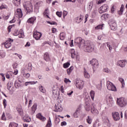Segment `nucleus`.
Here are the masks:
<instances>
[{
    "mask_svg": "<svg viewBox=\"0 0 127 127\" xmlns=\"http://www.w3.org/2000/svg\"><path fill=\"white\" fill-rule=\"evenodd\" d=\"M83 47H84V51L85 52H93L94 49H95V45L93 42L88 41L84 43Z\"/></svg>",
    "mask_w": 127,
    "mask_h": 127,
    "instance_id": "1",
    "label": "nucleus"
},
{
    "mask_svg": "<svg viewBox=\"0 0 127 127\" xmlns=\"http://www.w3.org/2000/svg\"><path fill=\"white\" fill-rule=\"evenodd\" d=\"M117 104L119 107L124 108V107H126V106H127V99L125 97L117 98Z\"/></svg>",
    "mask_w": 127,
    "mask_h": 127,
    "instance_id": "2",
    "label": "nucleus"
},
{
    "mask_svg": "<svg viewBox=\"0 0 127 127\" xmlns=\"http://www.w3.org/2000/svg\"><path fill=\"white\" fill-rule=\"evenodd\" d=\"M23 7L27 11V13L33 11V6L30 1H26L23 3Z\"/></svg>",
    "mask_w": 127,
    "mask_h": 127,
    "instance_id": "3",
    "label": "nucleus"
},
{
    "mask_svg": "<svg viewBox=\"0 0 127 127\" xmlns=\"http://www.w3.org/2000/svg\"><path fill=\"white\" fill-rule=\"evenodd\" d=\"M89 64H91L92 66L93 72H95L99 67V62L97 59H93L92 60L90 61Z\"/></svg>",
    "mask_w": 127,
    "mask_h": 127,
    "instance_id": "4",
    "label": "nucleus"
},
{
    "mask_svg": "<svg viewBox=\"0 0 127 127\" xmlns=\"http://www.w3.org/2000/svg\"><path fill=\"white\" fill-rule=\"evenodd\" d=\"M74 84L76 88L79 89V90H82L83 87H84V81L80 79V78H76L75 80Z\"/></svg>",
    "mask_w": 127,
    "mask_h": 127,
    "instance_id": "5",
    "label": "nucleus"
},
{
    "mask_svg": "<svg viewBox=\"0 0 127 127\" xmlns=\"http://www.w3.org/2000/svg\"><path fill=\"white\" fill-rule=\"evenodd\" d=\"M74 44H76L79 48H81V47H83V45H84L85 41L82 39L81 38H77L74 40Z\"/></svg>",
    "mask_w": 127,
    "mask_h": 127,
    "instance_id": "6",
    "label": "nucleus"
},
{
    "mask_svg": "<svg viewBox=\"0 0 127 127\" xmlns=\"http://www.w3.org/2000/svg\"><path fill=\"white\" fill-rule=\"evenodd\" d=\"M107 88L109 91H117V87H116V86L110 81H107Z\"/></svg>",
    "mask_w": 127,
    "mask_h": 127,
    "instance_id": "7",
    "label": "nucleus"
},
{
    "mask_svg": "<svg viewBox=\"0 0 127 127\" xmlns=\"http://www.w3.org/2000/svg\"><path fill=\"white\" fill-rule=\"evenodd\" d=\"M109 24L111 27L112 30H115L117 28V23L114 19H112L109 21Z\"/></svg>",
    "mask_w": 127,
    "mask_h": 127,
    "instance_id": "8",
    "label": "nucleus"
},
{
    "mask_svg": "<svg viewBox=\"0 0 127 127\" xmlns=\"http://www.w3.org/2000/svg\"><path fill=\"white\" fill-rule=\"evenodd\" d=\"M108 8H109V6H108V4H105L103 5H102L101 7H100L99 12V13H103L104 12H106L108 11Z\"/></svg>",
    "mask_w": 127,
    "mask_h": 127,
    "instance_id": "9",
    "label": "nucleus"
},
{
    "mask_svg": "<svg viewBox=\"0 0 127 127\" xmlns=\"http://www.w3.org/2000/svg\"><path fill=\"white\" fill-rule=\"evenodd\" d=\"M13 35L15 36H17V35L19 36V38H23L24 37V33H23V31H18V30H15L14 33H13Z\"/></svg>",
    "mask_w": 127,
    "mask_h": 127,
    "instance_id": "10",
    "label": "nucleus"
},
{
    "mask_svg": "<svg viewBox=\"0 0 127 127\" xmlns=\"http://www.w3.org/2000/svg\"><path fill=\"white\" fill-rule=\"evenodd\" d=\"M41 36H42V34L39 32L36 31L33 33V37L36 40H39Z\"/></svg>",
    "mask_w": 127,
    "mask_h": 127,
    "instance_id": "11",
    "label": "nucleus"
},
{
    "mask_svg": "<svg viewBox=\"0 0 127 127\" xmlns=\"http://www.w3.org/2000/svg\"><path fill=\"white\" fill-rule=\"evenodd\" d=\"M112 117L114 121H120V114L118 112H113L112 113Z\"/></svg>",
    "mask_w": 127,
    "mask_h": 127,
    "instance_id": "12",
    "label": "nucleus"
},
{
    "mask_svg": "<svg viewBox=\"0 0 127 127\" xmlns=\"http://www.w3.org/2000/svg\"><path fill=\"white\" fill-rule=\"evenodd\" d=\"M55 108V112H62L63 111V108L60 103H56Z\"/></svg>",
    "mask_w": 127,
    "mask_h": 127,
    "instance_id": "13",
    "label": "nucleus"
},
{
    "mask_svg": "<svg viewBox=\"0 0 127 127\" xmlns=\"http://www.w3.org/2000/svg\"><path fill=\"white\" fill-rule=\"evenodd\" d=\"M127 64V62L126 60L119 61L117 63V65L122 68L125 67Z\"/></svg>",
    "mask_w": 127,
    "mask_h": 127,
    "instance_id": "14",
    "label": "nucleus"
},
{
    "mask_svg": "<svg viewBox=\"0 0 127 127\" xmlns=\"http://www.w3.org/2000/svg\"><path fill=\"white\" fill-rule=\"evenodd\" d=\"M15 15H17V17L18 16L20 18L22 17V11H21V9H17L16 11L15 12Z\"/></svg>",
    "mask_w": 127,
    "mask_h": 127,
    "instance_id": "15",
    "label": "nucleus"
},
{
    "mask_svg": "<svg viewBox=\"0 0 127 127\" xmlns=\"http://www.w3.org/2000/svg\"><path fill=\"white\" fill-rule=\"evenodd\" d=\"M16 111L18 112L20 116H23V110L21 106H19L16 108Z\"/></svg>",
    "mask_w": 127,
    "mask_h": 127,
    "instance_id": "16",
    "label": "nucleus"
},
{
    "mask_svg": "<svg viewBox=\"0 0 127 127\" xmlns=\"http://www.w3.org/2000/svg\"><path fill=\"white\" fill-rule=\"evenodd\" d=\"M36 117L37 119H39L42 122H45V121H46V118L42 116L41 115V113H38L37 114Z\"/></svg>",
    "mask_w": 127,
    "mask_h": 127,
    "instance_id": "17",
    "label": "nucleus"
},
{
    "mask_svg": "<svg viewBox=\"0 0 127 127\" xmlns=\"http://www.w3.org/2000/svg\"><path fill=\"white\" fill-rule=\"evenodd\" d=\"M91 112L93 115H94V116H97V115H99V111L94 107L91 108Z\"/></svg>",
    "mask_w": 127,
    "mask_h": 127,
    "instance_id": "18",
    "label": "nucleus"
},
{
    "mask_svg": "<svg viewBox=\"0 0 127 127\" xmlns=\"http://www.w3.org/2000/svg\"><path fill=\"white\" fill-rule=\"evenodd\" d=\"M44 59L47 62H49L50 60V57H49V54L48 53H45L44 55Z\"/></svg>",
    "mask_w": 127,
    "mask_h": 127,
    "instance_id": "19",
    "label": "nucleus"
},
{
    "mask_svg": "<svg viewBox=\"0 0 127 127\" xmlns=\"http://www.w3.org/2000/svg\"><path fill=\"white\" fill-rule=\"evenodd\" d=\"M2 45H4L5 48H9L11 46V43L9 41H6L5 43H2Z\"/></svg>",
    "mask_w": 127,
    "mask_h": 127,
    "instance_id": "20",
    "label": "nucleus"
},
{
    "mask_svg": "<svg viewBox=\"0 0 127 127\" xmlns=\"http://www.w3.org/2000/svg\"><path fill=\"white\" fill-rule=\"evenodd\" d=\"M80 108H78L75 112L73 114V117L74 118H78L79 117V115H80Z\"/></svg>",
    "mask_w": 127,
    "mask_h": 127,
    "instance_id": "21",
    "label": "nucleus"
},
{
    "mask_svg": "<svg viewBox=\"0 0 127 127\" xmlns=\"http://www.w3.org/2000/svg\"><path fill=\"white\" fill-rule=\"evenodd\" d=\"M35 20H36V17H31L28 20H27V22L28 23H31L32 24H33L34 23V22L35 21Z\"/></svg>",
    "mask_w": 127,
    "mask_h": 127,
    "instance_id": "22",
    "label": "nucleus"
},
{
    "mask_svg": "<svg viewBox=\"0 0 127 127\" xmlns=\"http://www.w3.org/2000/svg\"><path fill=\"white\" fill-rule=\"evenodd\" d=\"M36 110H37V104H34L31 107L32 114H34Z\"/></svg>",
    "mask_w": 127,
    "mask_h": 127,
    "instance_id": "23",
    "label": "nucleus"
},
{
    "mask_svg": "<svg viewBox=\"0 0 127 127\" xmlns=\"http://www.w3.org/2000/svg\"><path fill=\"white\" fill-rule=\"evenodd\" d=\"M70 53H71V57L73 59L76 57V52H75V50L74 49H71L70 50Z\"/></svg>",
    "mask_w": 127,
    "mask_h": 127,
    "instance_id": "24",
    "label": "nucleus"
},
{
    "mask_svg": "<svg viewBox=\"0 0 127 127\" xmlns=\"http://www.w3.org/2000/svg\"><path fill=\"white\" fill-rule=\"evenodd\" d=\"M56 101L57 102V104H60L61 103H62L63 101V96H57Z\"/></svg>",
    "mask_w": 127,
    "mask_h": 127,
    "instance_id": "25",
    "label": "nucleus"
},
{
    "mask_svg": "<svg viewBox=\"0 0 127 127\" xmlns=\"http://www.w3.org/2000/svg\"><path fill=\"white\" fill-rule=\"evenodd\" d=\"M37 82V81H27L25 83V86H27L28 85H35Z\"/></svg>",
    "mask_w": 127,
    "mask_h": 127,
    "instance_id": "26",
    "label": "nucleus"
},
{
    "mask_svg": "<svg viewBox=\"0 0 127 127\" xmlns=\"http://www.w3.org/2000/svg\"><path fill=\"white\" fill-rule=\"evenodd\" d=\"M18 127V124L13 122H10L8 126V127Z\"/></svg>",
    "mask_w": 127,
    "mask_h": 127,
    "instance_id": "27",
    "label": "nucleus"
},
{
    "mask_svg": "<svg viewBox=\"0 0 127 127\" xmlns=\"http://www.w3.org/2000/svg\"><path fill=\"white\" fill-rule=\"evenodd\" d=\"M66 36V34L64 32H62L60 34V37L61 40H64L65 39V37Z\"/></svg>",
    "mask_w": 127,
    "mask_h": 127,
    "instance_id": "28",
    "label": "nucleus"
},
{
    "mask_svg": "<svg viewBox=\"0 0 127 127\" xmlns=\"http://www.w3.org/2000/svg\"><path fill=\"white\" fill-rule=\"evenodd\" d=\"M84 76L86 79H89L90 78V74L89 73H88V71L86 70V69H84V71L83 72Z\"/></svg>",
    "mask_w": 127,
    "mask_h": 127,
    "instance_id": "29",
    "label": "nucleus"
},
{
    "mask_svg": "<svg viewBox=\"0 0 127 127\" xmlns=\"http://www.w3.org/2000/svg\"><path fill=\"white\" fill-rule=\"evenodd\" d=\"M12 2L15 5L18 6L20 4V0H13Z\"/></svg>",
    "mask_w": 127,
    "mask_h": 127,
    "instance_id": "30",
    "label": "nucleus"
},
{
    "mask_svg": "<svg viewBox=\"0 0 127 127\" xmlns=\"http://www.w3.org/2000/svg\"><path fill=\"white\" fill-rule=\"evenodd\" d=\"M46 127H52V123H51V119L50 118H49V120H48Z\"/></svg>",
    "mask_w": 127,
    "mask_h": 127,
    "instance_id": "31",
    "label": "nucleus"
},
{
    "mask_svg": "<svg viewBox=\"0 0 127 127\" xmlns=\"http://www.w3.org/2000/svg\"><path fill=\"white\" fill-rule=\"evenodd\" d=\"M82 15H80V17H77L75 18V20L77 23H80L82 20H83V18H82Z\"/></svg>",
    "mask_w": 127,
    "mask_h": 127,
    "instance_id": "32",
    "label": "nucleus"
},
{
    "mask_svg": "<svg viewBox=\"0 0 127 127\" xmlns=\"http://www.w3.org/2000/svg\"><path fill=\"white\" fill-rule=\"evenodd\" d=\"M23 120L24 122H26L27 123H30V122H31V119L28 116H25L24 117Z\"/></svg>",
    "mask_w": 127,
    "mask_h": 127,
    "instance_id": "33",
    "label": "nucleus"
},
{
    "mask_svg": "<svg viewBox=\"0 0 127 127\" xmlns=\"http://www.w3.org/2000/svg\"><path fill=\"white\" fill-rule=\"evenodd\" d=\"M73 69H74V67H73V66H71L70 67V68L67 69V73L68 75H70V74H71V72L73 71Z\"/></svg>",
    "mask_w": 127,
    "mask_h": 127,
    "instance_id": "34",
    "label": "nucleus"
},
{
    "mask_svg": "<svg viewBox=\"0 0 127 127\" xmlns=\"http://www.w3.org/2000/svg\"><path fill=\"white\" fill-rule=\"evenodd\" d=\"M39 90L42 93H46V90H45V88H44V87H43V86H39Z\"/></svg>",
    "mask_w": 127,
    "mask_h": 127,
    "instance_id": "35",
    "label": "nucleus"
},
{
    "mask_svg": "<svg viewBox=\"0 0 127 127\" xmlns=\"http://www.w3.org/2000/svg\"><path fill=\"white\" fill-rule=\"evenodd\" d=\"M119 81L122 83V88H124V87H125V80H124V78H119Z\"/></svg>",
    "mask_w": 127,
    "mask_h": 127,
    "instance_id": "36",
    "label": "nucleus"
},
{
    "mask_svg": "<svg viewBox=\"0 0 127 127\" xmlns=\"http://www.w3.org/2000/svg\"><path fill=\"white\" fill-rule=\"evenodd\" d=\"M14 86L15 87V88H16V89H18V88H19V87H20V84H19V83H18V82L16 80L14 82Z\"/></svg>",
    "mask_w": 127,
    "mask_h": 127,
    "instance_id": "37",
    "label": "nucleus"
},
{
    "mask_svg": "<svg viewBox=\"0 0 127 127\" xmlns=\"http://www.w3.org/2000/svg\"><path fill=\"white\" fill-rule=\"evenodd\" d=\"M42 3H43V2L41 1L37 2L35 4V6H36L37 7H39L40 6H41V5H42Z\"/></svg>",
    "mask_w": 127,
    "mask_h": 127,
    "instance_id": "38",
    "label": "nucleus"
},
{
    "mask_svg": "<svg viewBox=\"0 0 127 127\" xmlns=\"http://www.w3.org/2000/svg\"><path fill=\"white\" fill-rule=\"evenodd\" d=\"M103 71L106 73H108V74H111V73H112L111 70H110L108 67L104 68Z\"/></svg>",
    "mask_w": 127,
    "mask_h": 127,
    "instance_id": "39",
    "label": "nucleus"
},
{
    "mask_svg": "<svg viewBox=\"0 0 127 127\" xmlns=\"http://www.w3.org/2000/svg\"><path fill=\"white\" fill-rule=\"evenodd\" d=\"M87 8L89 10H91V9L93 8V2H90L89 3H88Z\"/></svg>",
    "mask_w": 127,
    "mask_h": 127,
    "instance_id": "40",
    "label": "nucleus"
},
{
    "mask_svg": "<svg viewBox=\"0 0 127 127\" xmlns=\"http://www.w3.org/2000/svg\"><path fill=\"white\" fill-rule=\"evenodd\" d=\"M104 25V24L98 25L97 26L95 27V29L96 30L98 29H103V26Z\"/></svg>",
    "mask_w": 127,
    "mask_h": 127,
    "instance_id": "41",
    "label": "nucleus"
},
{
    "mask_svg": "<svg viewBox=\"0 0 127 127\" xmlns=\"http://www.w3.org/2000/svg\"><path fill=\"white\" fill-rule=\"evenodd\" d=\"M87 123L88 124H92V118L90 116H88L87 119Z\"/></svg>",
    "mask_w": 127,
    "mask_h": 127,
    "instance_id": "42",
    "label": "nucleus"
},
{
    "mask_svg": "<svg viewBox=\"0 0 127 127\" xmlns=\"http://www.w3.org/2000/svg\"><path fill=\"white\" fill-rule=\"evenodd\" d=\"M31 70H32V64L29 63L28 64V70L30 71Z\"/></svg>",
    "mask_w": 127,
    "mask_h": 127,
    "instance_id": "43",
    "label": "nucleus"
},
{
    "mask_svg": "<svg viewBox=\"0 0 127 127\" xmlns=\"http://www.w3.org/2000/svg\"><path fill=\"white\" fill-rule=\"evenodd\" d=\"M6 117L8 120H11V119H12V116L9 113L6 114Z\"/></svg>",
    "mask_w": 127,
    "mask_h": 127,
    "instance_id": "44",
    "label": "nucleus"
},
{
    "mask_svg": "<svg viewBox=\"0 0 127 127\" xmlns=\"http://www.w3.org/2000/svg\"><path fill=\"white\" fill-rule=\"evenodd\" d=\"M1 120L2 121H6V117H5V114L4 113H3L1 117Z\"/></svg>",
    "mask_w": 127,
    "mask_h": 127,
    "instance_id": "45",
    "label": "nucleus"
},
{
    "mask_svg": "<svg viewBox=\"0 0 127 127\" xmlns=\"http://www.w3.org/2000/svg\"><path fill=\"white\" fill-rule=\"evenodd\" d=\"M85 108L86 111H87V112H90V111L91 110V107H90L89 105H85Z\"/></svg>",
    "mask_w": 127,
    "mask_h": 127,
    "instance_id": "46",
    "label": "nucleus"
},
{
    "mask_svg": "<svg viewBox=\"0 0 127 127\" xmlns=\"http://www.w3.org/2000/svg\"><path fill=\"white\" fill-rule=\"evenodd\" d=\"M12 86V82L11 81L8 82V83H7L8 89L10 90V88H11Z\"/></svg>",
    "mask_w": 127,
    "mask_h": 127,
    "instance_id": "47",
    "label": "nucleus"
},
{
    "mask_svg": "<svg viewBox=\"0 0 127 127\" xmlns=\"http://www.w3.org/2000/svg\"><path fill=\"white\" fill-rule=\"evenodd\" d=\"M70 66V63L67 62L64 64V68H68Z\"/></svg>",
    "mask_w": 127,
    "mask_h": 127,
    "instance_id": "48",
    "label": "nucleus"
},
{
    "mask_svg": "<svg viewBox=\"0 0 127 127\" xmlns=\"http://www.w3.org/2000/svg\"><path fill=\"white\" fill-rule=\"evenodd\" d=\"M44 15H46L47 17L49 18V16H48V8H46L45 10V11L44 12Z\"/></svg>",
    "mask_w": 127,
    "mask_h": 127,
    "instance_id": "49",
    "label": "nucleus"
},
{
    "mask_svg": "<svg viewBox=\"0 0 127 127\" xmlns=\"http://www.w3.org/2000/svg\"><path fill=\"white\" fill-rule=\"evenodd\" d=\"M6 8H7V6L6 5L2 4L0 6V9H6Z\"/></svg>",
    "mask_w": 127,
    "mask_h": 127,
    "instance_id": "50",
    "label": "nucleus"
},
{
    "mask_svg": "<svg viewBox=\"0 0 127 127\" xmlns=\"http://www.w3.org/2000/svg\"><path fill=\"white\" fill-rule=\"evenodd\" d=\"M23 75L25 78H29V77H30V74L29 73H23Z\"/></svg>",
    "mask_w": 127,
    "mask_h": 127,
    "instance_id": "51",
    "label": "nucleus"
},
{
    "mask_svg": "<svg viewBox=\"0 0 127 127\" xmlns=\"http://www.w3.org/2000/svg\"><path fill=\"white\" fill-rule=\"evenodd\" d=\"M107 46L108 47L109 50H113V47L110 45V43H107Z\"/></svg>",
    "mask_w": 127,
    "mask_h": 127,
    "instance_id": "52",
    "label": "nucleus"
},
{
    "mask_svg": "<svg viewBox=\"0 0 127 127\" xmlns=\"http://www.w3.org/2000/svg\"><path fill=\"white\" fill-rule=\"evenodd\" d=\"M64 83H65V84H67V83H71V81H70V79H67V78H64Z\"/></svg>",
    "mask_w": 127,
    "mask_h": 127,
    "instance_id": "53",
    "label": "nucleus"
},
{
    "mask_svg": "<svg viewBox=\"0 0 127 127\" xmlns=\"http://www.w3.org/2000/svg\"><path fill=\"white\" fill-rule=\"evenodd\" d=\"M56 14L58 15V16H59V17H61V16H62V12L57 11L56 12Z\"/></svg>",
    "mask_w": 127,
    "mask_h": 127,
    "instance_id": "54",
    "label": "nucleus"
},
{
    "mask_svg": "<svg viewBox=\"0 0 127 127\" xmlns=\"http://www.w3.org/2000/svg\"><path fill=\"white\" fill-rule=\"evenodd\" d=\"M6 100L3 99V105L4 106V108H6V104H7Z\"/></svg>",
    "mask_w": 127,
    "mask_h": 127,
    "instance_id": "55",
    "label": "nucleus"
},
{
    "mask_svg": "<svg viewBox=\"0 0 127 127\" xmlns=\"http://www.w3.org/2000/svg\"><path fill=\"white\" fill-rule=\"evenodd\" d=\"M12 26H14V25H9L8 26L7 28L8 32H10V29L12 28Z\"/></svg>",
    "mask_w": 127,
    "mask_h": 127,
    "instance_id": "56",
    "label": "nucleus"
},
{
    "mask_svg": "<svg viewBox=\"0 0 127 127\" xmlns=\"http://www.w3.org/2000/svg\"><path fill=\"white\" fill-rule=\"evenodd\" d=\"M67 14H68V12H67V11L64 10V11H63V16H64V18H65V16H66V15H67Z\"/></svg>",
    "mask_w": 127,
    "mask_h": 127,
    "instance_id": "57",
    "label": "nucleus"
},
{
    "mask_svg": "<svg viewBox=\"0 0 127 127\" xmlns=\"http://www.w3.org/2000/svg\"><path fill=\"white\" fill-rule=\"evenodd\" d=\"M66 125H67V123H66V122L65 121L62 122L61 124V126L62 127H63L64 126H66Z\"/></svg>",
    "mask_w": 127,
    "mask_h": 127,
    "instance_id": "58",
    "label": "nucleus"
},
{
    "mask_svg": "<svg viewBox=\"0 0 127 127\" xmlns=\"http://www.w3.org/2000/svg\"><path fill=\"white\" fill-rule=\"evenodd\" d=\"M10 72H10V71H8L7 72V73L6 74V78H7V79H9L10 78V76H9V73Z\"/></svg>",
    "mask_w": 127,
    "mask_h": 127,
    "instance_id": "59",
    "label": "nucleus"
},
{
    "mask_svg": "<svg viewBox=\"0 0 127 127\" xmlns=\"http://www.w3.org/2000/svg\"><path fill=\"white\" fill-rule=\"evenodd\" d=\"M106 0H99L98 2V4H100V3H103V2H105Z\"/></svg>",
    "mask_w": 127,
    "mask_h": 127,
    "instance_id": "60",
    "label": "nucleus"
},
{
    "mask_svg": "<svg viewBox=\"0 0 127 127\" xmlns=\"http://www.w3.org/2000/svg\"><path fill=\"white\" fill-rule=\"evenodd\" d=\"M90 96H95V91L91 90L90 92Z\"/></svg>",
    "mask_w": 127,
    "mask_h": 127,
    "instance_id": "61",
    "label": "nucleus"
},
{
    "mask_svg": "<svg viewBox=\"0 0 127 127\" xmlns=\"http://www.w3.org/2000/svg\"><path fill=\"white\" fill-rule=\"evenodd\" d=\"M83 95V96H88V92H87V90H84Z\"/></svg>",
    "mask_w": 127,
    "mask_h": 127,
    "instance_id": "62",
    "label": "nucleus"
},
{
    "mask_svg": "<svg viewBox=\"0 0 127 127\" xmlns=\"http://www.w3.org/2000/svg\"><path fill=\"white\" fill-rule=\"evenodd\" d=\"M32 104V100H30L29 101L28 108H29V107H30Z\"/></svg>",
    "mask_w": 127,
    "mask_h": 127,
    "instance_id": "63",
    "label": "nucleus"
},
{
    "mask_svg": "<svg viewBox=\"0 0 127 127\" xmlns=\"http://www.w3.org/2000/svg\"><path fill=\"white\" fill-rule=\"evenodd\" d=\"M56 30H57L56 28H53L52 29V31L53 33H55L56 32Z\"/></svg>",
    "mask_w": 127,
    "mask_h": 127,
    "instance_id": "64",
    "label": "nucleus"
}]
</instances>
